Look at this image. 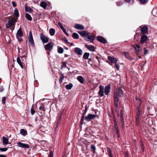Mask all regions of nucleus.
<instances>
[{
	"label": "nucleus",
	"mask_w": 157,
	"mask_h": 157,
	"mask_svg": "<svg viewBox=\"0 0 157 157\" xmlns=\"http://www.w3.org/2000/svg\"><path fill=\"white\" fill-rule=\"evenodd\" d=\"M123 95V90L121 88H118L116 92H114V97L115 96L117 98L118 101H119V98H118V96L122 97Z\"/></svg>",
	"instance_id": "nucleus-1"
},
{
	"label": "nucleus",
	"mask_w": 157,
	"mask_h": 157,
	"mask_svg": "<svg viewBox=\"0 0 157 157\" xmlns=\"http://www.w3.org/2000/svg\"><path fill=\"white\" fill-rule=\"evenodd\" d=\"M16 22V20L14 18L10 19L6 24V28L8 29L11 26L15 25Z\"/></svg>",
	"instance_id": "nucleus-2"
},
{
	"label": "nucleus",
	"mask_w": 157,
	"mask_h": 157,
	"mask_svg": "<svg viewBox=\"0 0 157 157\" xmlns=\"http://www.w3.org/2000/svg\"><path fill=\"white\" fill-rule=\"evenodd\" d=\"M40 38L43 44L48 42L49 39L46 36L41 33L40 35Z\"/></svg>",
	"instance_id": "nucleus-3"
},
{
	"label": "nucleus",
	"mask_w": 157,
	"mask_h": 157,
	"mask_svg": "<svg viewBox=\"0 0 157 157\" xmlns=\"http://www.w3.org/2000/svg\"><path fill=\"white\" fill-rule=\"evenodd\" d=\"M132 46L134 49L136 54L137 55H138L139 52L142 49V48L140 46L137 44L135 45H132Z\"/></svg>",
	"instance_id": "nucleus-4"
},
{
	"label": "nucleus",
	"mask_w": 157,
	"mask_h": 157,
	"mask_svg": "<svg viewBox=\"0 0 157 157\" xmlns=\"http://www.w3.org/2000/svg\"><path fill=\"white\" fill-rule=\"evenodd\" d=\"M96 117H98V116L96 114L93 115L90 114L85 117V119L87 121H90L94 119Z\"/></svg>",
	"instance_id": "nucleus-5"
},
{
	"label": "nucleus",
	"mask_w": 157,
	"mask_h": 157,
	"mask_svg": "<svg viewBox=\"0 0 157 157\" xmlns=\"http://www.w3.org/2000/svg\"><path fill=\"white\" fill-rule=\"evenodd\" d=\"M142 34L143 35L146 34L148 33V28L146 26L141 25L140 27Z\"/></svg>",
	"instance_id": "nucleus-6"
},
{
	"label": "nucleus",
	"mask_w": 157,
	"mask_h": 157,
	"mask_svg": "<svg viewBox=\"0 0 157 157\" xmlns=\"http://www.w3.org/2000/svg\"><path fill=\"white\" fill-rule=\"evenodd\" d=\"M53 43L52 42L48 43L44 46L45 50L46 51L52 50L53 46Z\"/></svg>",
	"instance_id": "nucleus-7"
},
{
	"label": "nucleus",
	"mask_w": 157,
	"mask_h": 157,
	"mask_svg": "<svg viewBox=\"0 0 157 157\" xmlns=\"http://www.w3.org/2000/svg\"><path fill=\"white\" fill-rule=\"evenodd\" d=\"M118 101L116 97H114V105L115 107V110L116 112L117 113L118 115L119 114V109L118 106Z\"/></svg>",
	"instance_id": "nucleus-8"
},
{
	"label": "nucleus",
	"mask_w": 157,
	"mask_h": 157,
	"mask_svg": "<svg viewBox=\"0 0 157 157\" xmlns=\"http://www.w3.org/2000/svg\"><path fill=\"white\" fill-rule=\"evenodd\" d=\"M97 40L103 44H106L107 43V41L103 37L98 36L97 37Z\"/></svg>",
	"instance_id": "nucleus-9"
},
{
	"label": "nucleus",
	"mask_w": 157,
	"mask_h": 157,
	"mask_svg": "<svg viewBox=\"0 0 157 157\" xmlns=\"http://www.w3.org/2000/svg\"><path fill=\"white\" fill-rule=\"evenodd\" d=\"M17 144L18 147L22 148H29L30 147V146L29 144H24L21 142H17Z\"/></svg>",
	"instance_id": "nucleus-10"
},
{
	"label": "nucleus",
	"mask_w": 157,
	"mask_h": 157,
	"mask_svg": "<svg viewBox=\"0 0 157 157\" xmlns=\"http://www.w3.org/2000/svg\"><path fill=\"white\" fill-rule=\"evenodd\" d=\"M85 40L87 41H90L91 42H92L95 39V37L93 35H88V36L85 37Z\"/></svg>",
	"instance_id": "nucleus-11"
},
{
	"label": "nucleus",
	"mask_w": 157,
	"mask_h": 157,
	"mask_svg": "<svg viewBox=\"0 0 157 157\" xmlns=\"http://www.w3.org/2000/svg\"><path fill=\"white\" fill-rule=\"evenodd\" d=\"M148 37L145 34L143 35L141 37L140 43L142 44L146 43Z\"/></svg>",
	"instance_id": "nucleus-12"
},
{
	"label": "nucleus",
	"mask_w": 157,
	"mask_h": 157,
	"mask_svg": "<svg viewBox=\"0 0 157 157\" xmlns=\"http://www.w3.org/2000/svg\"><path fill=\"white\" fill-rule=\"evenodd\" d=\"M99 88V90L98 92V94L100 97H102L104 96V87L101 85H100Z\"/></svg>",
	"instance_id": "nucleus-13"
},
{
	"label": "nucleus",
	"mask_w": 157,
	"mask_h": 157,
	"mask_svg": "<svg viewBox=\"0 0 157 157\" xmlns=\"http://www.w3.org/2000/svg\"><path fill=\"white\" fill-rule=\"evenodd\" d=\"M120 121L119 122L120 124L121 125L122 127H123V123H124V119L123 118V110H121L120 111Z\"/></svg>",
	"instance_id": "nucleus-14"
},
{
	"label": "nucleus",
	"mask_w": 157,
	"mask_h": 157,
	"mask_svg": "<svg viewBox=\"0 0 157 157\" xmlns=\"http://www.w3.org/2000/svg\"><path fill=\"white\" fill-rule=\"evenodd\" d=\"M110 90V85L109 84L106 86L104 89V92L105 95H108Z\"/></svg>",
	"instance_id": "nucleus-15"
},
{
	"label": "nucleus",
	"mask_w": 157,
	"mask_h": 157,
	"mask_svg": "<svg viewBox=\"0 0 157 157\" xmlns=\"http://www.w3.org/2000/svg\"><path fill=\"white\" fill-rule=\"evenodd\" d=\"M23 36V33L21 30V29L20 27L17 30L16 33V38L18 37H21Z\"/></svg>",
	"instance_id": "nucleus-16"
},
{
	"label": "nucleus",
	"mask_w": 157,
	"mask_h": 157,
	"mask_svg": "<svg viewBox=\"0 0 157 157\" xmlns=\"http://www.w3.org/2000/svg\"><path fill=\"white\" fill-rule=\"evenodd\" d=\"M85 46L87 49L91 52H94L95 50V47L93 45L85 44Z\"/></svg>",
	"instance_id": "nucleus-17"
},
{
	"label": "nucleus",
	"mask_w": 157,
	"mask_h": 157,
	"mask_svg": "<svg viewBox=\"0 0 157 157\" xmlns=\"http://www.w3.org/2000/svg\"><path fill=\"white\" fill-rule=\"evenodd\" d=\"M75 28L76 29L78 30H83L85 28L84 26L83 25L78 24H75Z\"/></svg>",
	"instance_id": "nucleus-18"
},
{
	"label": "nucleus",
	"mask_w": 157,
	"mask_h": 157,
	"mask_svg": "<svg viewBox=\"0 0 157 157\" xmlns=\"http://www.w3.org/2000/svg\"><path fill=\"white\" fill-rule=\"evenodd\" d=\"M2 140L3 141V144L6 145L9 144V138L7 137L3 136L2 137Z\"/></svg>",
	"instance_id": "nucleus-19"
},
{
	"label": "nucleus",
	"mask_w": 157,
	"mask_h": 157,
	"mask_svg": "<svg viewBox=\"0 0 157 157\" xmlns=\"http://www.w3.org/2000/svg\"><path fill=\"white\" fill-rule=\"evenodd\" d=\"M75 52L77 54L79 55H81L82 54V50L78 48H75Z\"/></svg>",
	"instance_id": "nucleus-20"
},
{
	"label": "nucleus",
	"mask_w": 157,
	"mask_h": 157,
	"mask_svg": "<svg viewBox=\"0 0 157 157\" xmlns=\"http://www.w3.org/2000/svg\"><path fill=\"white\" fill-rule=\"evenodd\" d=\"M78 33L82 36L84 37L88 35V33L85 30L79 31L78 32Z\"/></svg>",
	"instance_id": "nucleus-21"
},
{
	"label": "nucleus",
	"mask_w": 157,
	"mask_h": 157,
	"mask_svg": "<svg viewBox=\"0 0 157 157\" xmlns=\"http://www.w3.org/2000/svg\"><path fill=\"white\" fill-rule=\"evenodd\" d=\"M122 55H124V56L129 60H132V58L129 56V54L128 52H124L122 53Z\"/></svg>",
	"instance_id": "nucleus-22"
},
{
	"label": "nucleus",
	"mask_w": 157,
	"mask_h": 157,
	"mask_svg": "<svg viewBox=\"0 0 157 157\" xmlns=\"http://www.w3.org/2000/svg\"><path fill=\"white\" fill-rule=\"evenodd\" d=\"M108 59L112 63H116L117 61L114 58L110 56L108 57Z\"/></svg>",
	"instance_id": "nucleus-23"
},
{
	"label": "nucleus",
	"mask_w": 157,
	"mask_h": 157,
	"mask_svg": "<svg viewBox=\"0 0 157 157\" xmlns=\"http://www.w3.org/2000/svg\"><path fill=\"white\" fill-rule=\"evenodd\" d=\"M25 9L26 12H27L30 13H32L33 10L30 7L27 6L26 4L25 5Z\"/></svg>",
	"instance_id": "nucleus-24"
},
{
	"label": "nucleus",
	"mask_w": 157,
	"mask_h": 157,
	"mask_svg": "<svg viewBox=\"0 0 157 157\" xmlns=\"http://www.w3.org/2000/svg\"><path fill=\"white\" fill-rule=\"evenodd\" d=\"M77 79L81 84H83L84 83V80L82 76H78Z\"/></svg>",
	"instance_id": "nucleus-25"
},
{
	"label": "nucleus",
	"mask_w": 157,
	"mask_h": 157,
	"mask_svg": "<svg viewBox=\"0 0 157 157\" xmlns=\"http://www.w3.org/2000/svg\"><path fill=\"white\" fill-rule=\"evenodd\" d=\"M40 6L43 8L44 9H45L47 7V3L45 2L42 1L40 5Z\"/></svg>",
	"instance_id": "nucleus-26"
},
{
	"label": "nucleus",
	"mask_w": 157,
	"mask_h": 157,
	"mask_svg": "<svg viewBox=\"0 0 157 157\" xmlns=\"http://www.w3.org/2000/svg\"><path fill=\"white\" fill-rule=\"evenodd\" d=\"M20 133L24 136L27 135V131L24 129H22L20 130Z\"/></svg>",
	"instance_id": "nucleus-27"
},
{
	"label": "nucleus",
	"mask_w": 157,
	"mask_h": 157,
	"mask_svg": "<svg viewBox=\"0 0 157 157\" xmlns=\"http://www.w3.org/2000/svg\"><path fill=\"white\" fill-rule=\"evenodd\" d=\"M17 61L19 65L22 68H23V64L21 61V59L19 57H17Z\"/></svg>",
	"instance_id": "nucleus-28"
},
{
	"label": "nucleus",
	"mask_w": 157,
	"mask_h": 157,
	"mask_svg": "<svg viewBox=\"0 0 157 157\" xmlns=\"http://www.w3.org/2000/svg\"><path fill=\"white\" fill-rule=\"evenodd\" d=\"M14 14L15 16L17 18L19 16V14L18 9L17 8H15L14 10Z\"/></svg>",
	"instance_id": "nucleus-29"
},
{
	"label": "nucleus",
	"mask_w": 157,
	"mask_h": 157,
	"mask_svg": "<svg viewBox=\"0 0 157 157\" xmlns=\"http://www.w3.org/2000/svg\"><path fill=\"white\" fill-rule=\"evenodd\" d=\"M73 84L71 83H70L66 85L65 87L67 89L70 90L73 87Z\"/></svg>",
	"instance_id": "nucleus-30"
},
{
	"label": "nucleus",
	"mask_w": 157,
	"mask_h": 157,
	"mask_svg": "<svg viewBox=\"0 0 157 157\" xmlns=\"http://www.w3.org/2000/svg\"><path fill=\"white\" fill-rule=\"evenodd\" d=\"M30 113L32 115H33L35 113V110L34 109L33 104L31 106L30 109Z\"/></svg>",
	"instance_id": "nucleus-31"
},
{
	"label": "nucleus",
	"mask_w": 157,
	"mask_h": 157,
	"mask_svg": "<svg viewBox=\"0 0 157 157\" xmlns=\"http://www.w3.org/2000/svg\"><path fill=\"white\" fill-rule=\"evenodd\" d=\"M49 33L51 36H54L55 33V29L53 28L50 29L49 30Z\"/></svg>",
	"instance_id": "nucleus-32"
},
{
	"label": "nucleus",
	"mask_w": 157,
	"mask_h": 157,
	"mask_svg": "<svg viewBox=\"0 0 157 157\" xmlns=\"http://www.w3.org/2000/svg\"><path fill=\"white\" fill-rule=\"evenodd\" d=\"M25 17L27 20L29 21H31L32 20V17H31L29 13H26L25 14Z\"/></svg>",
	"instance_id": "nucleus-33"
},
{
	"label": "nucleus",
	"mask_w": 157,
	"mask_h": 157,
	"mask_svg": "<svg viewBox=\"0 0 157 157\" xmlns=\"http://www.w3.org/2000/svg\"><path fill=\"white\" fill-rule=\"evenodd\" d=\"M72 37L75 39H78L79 38V36L78 34L75 33H74L72 35Z\"/></svg>",
	"instance_id": "nucleus-34"
},
{
	"label": "nucleus",
	"mask_w": 157,
	"mask_h": 157,
	"mask_svg": "<svg viewBox=\"0 0 157 157\" xmlns=\"http://www.w3.org/2000/svg\"><path fill=\"white\" fill-rule=\"evenodd\" d=\"M89 55L90 54L89 53L85 52L83 56V58L84 59H88Z\"/></svg>",
	"instance_id": "nucleus-35"
},
{
	"label": "nucleus",
	"mask_w": 157,
	"mask_h": 157,
	"mask_svg": "<svg viewBox=\"0 0 157 157\" xmlns=\"http://www.w3.org/2000/svg\"><path fill=\"white\" fill-rule=\"evenodd\" d=\"M107 150L108 152V155L109 157H112V152L110 148L109 147H108Z\"/></svg>",
	"instance_id": "nucleus-36"
},
{
	"label": "nucleus",
	"mask_w": 157,
	"mask_h": 157,
	"mask_svg": "<svg viewBox=\"0 0 157 157\" xmlns=\"http://www.w3.org/2000/svg\"><path fill=\"white\" fill-rule=\"evenodd\" d=\"M29 43L31 44V46L34 47L35 46V43L33 39L29 40Z\"/></svg>",
	"instance_id": "nucleus-37"
},
{
	"label": "nucleus",
	"mask_w": 157,
	"mask_h": 157,
	"mask_svg": "<svg viewBox=\"0 0 157 157\" xmlns=\"http://www.w3.org/2000/svg\"><path fill=\"white\" fill-rule=\"evenodd\" d=\"M58 52L59 53H62L63 52V49L61 47H59L58 49Z\"/></svg>",
	"instance_id": "nucleus-38"
},
{
	"label": "nucleus",
	"mask_w": 157,
	"mask_h": 157,
	"mask_svg": "<svg viewBox=\"0 0 157 157\" xmlns=\"http://www.w3.org/2000/svg\"><path fill=\"white\" fill-rule=\"evenodd\" d=\"M62 118V115H61L59 117L58 120L57 121V123L56 124V128H58L59 126H57V125L59 124L60 121L61 120Z\"/></svg>",
	"instance_id": "nucleus-39"
},
{
	"label": "nucleus",
	"mask_w": 157,
	"mask_h": 157,
	"mask_svg": "<svg viewBox=\"0 0 157 157\" xmlns=\"http://www.w3.org/2000/svg\"><path fill=\"white\" fill-rule=\"evenodd\" d=\"M136 126H138L140 124V118H136Z\"/></svg>",
	"instance_id": "nucleus-40"
},
{
	"label": "nucleus",
	"mask_w": 157,
	"mask_h": 157,
	"mask_svg": "<svg viewBox=\"0 0 157 157\" xmlns=\"http://www.w3.org/2000/svg\"><path fill=\"white\" fill-rule=\"evenodd\" d=\"M29 40L33 39L32 32L30 31L29 32V36L28 37Z\"/></svg>",
	"instance_id": "nucleus-41"
},
{
	"label": "nucleus",
	"mask_w": 157,
	"mask_h": 157,
	"mask_svg": "<svg viewBox=\"0 0 157 157\" xmlns=\"http://www.w3.org/2000/svg\"><path fill=\"white\" fill-rule=\"evenodd\" d=\"M140 111H137L136 114V118H139L140 117Z\"/></svg>",
	"instance_id": "nucleus-42"
},
{
	"label": "nucleus",
	"mask_w": 157,
	"mask_h": 157,
	"mask_svg": "<svg viewBox=\"0 0 157 157\" xmlns=\"http://www.w3.org/2000/svg\"><path fill=\"white\" fill-rule=\"evenodd\" d=\"M116 4L118 6H120L123 4V2L121 1H118L116 2Z\"/></svg>",
	"instance_id": "nucleus-43"
},
{
	"label": "nucleus",
	"mask_w": 157,
	"mask_h": 157,
	"mask_svg": "<svg viewBox=\"0 0 157 157\" xmlns=\"http://www.w3.org/2000/svg\"><path fill=\"white\" fill-rule=\"evenodd\" d=\"M6 98L5 97H3L2 99V102L3 104H5L6 103Z\"/></svg>",
	"instance_id": "nucleus-44"
},
{
	"label": "nucleus",
	"mask_w": 157,
	"mask_h": 157,
	"mask_svg": "<svg viewBox=\"0 0 157 157\" xmlns=\"http://www.w3.org/2000/svg\"><path fill=\"white\" fill-rule=\"evenodd\" d=\"M148 0H140V2L142 4H144L148 2Z\"/></svg>",
	"instance_id": "nucleus-45"
},
{
	"label": "nucleus",
	"mask_w": 157,
	"mask_h": 157,
	"mask_svg": "<svg viewBox=\"0 0 157 157\" xmlns=\"http://www.w3.org/2000/svg\"><path fill=\"white\" fill-rule=\"evenodd\" d=\"M39 110H42L43 111H45V110L44 109V105H43L42 106H40V107L39 108Z\"/></svg>",
	"instance_id": "nucleus-46"
},
{
	"label": "nucleus",
	"mask_w": 157,
	"mask_h": 157,
	"mask_svg": "<svg viewBox=\"0 0 157 157\" xmlns=\"http://www.w3.org/2000/svg\"><path fill=\"white\" fill-rule=\"evenodd\" d=\"M87 109H88V108L87 107V106L86 105L85 107V109L84 110V112L82 114L83 115H86V113L87 111Z\"/></svg>",
	"instance_id": "nucleus-47"
},
{
	"label": "nucleus",
	"mask_w": 157,
	"mask_h": 157,
	"mask_svg": "<svg viewBox=\"0 0 157 157\" xmlns=\"http://www.w3.org/2000/svg\"><path fill=\"white\" fill-rule=\"evenodd\" d=\"M7 150L6 148H0V150L2 151H5Z\"/></svg>",
	"instance_id": "nucleus-48"
},
{
	"label": "nucleus",
	"mask_w": 157,
	"mask_h": 157,
	"mask_svg": "<svg viewBox=\"0 0 157 157\" xmlns=\"http://www.w3.org/2000/svg\"><path fill=\"white\" fill-rule=\"evenodd\" d=\"M58 25L62 30L64 28L62 26V23L60 22L58 23Z\"/></svg>",
	"instance_id": "nucleus-49"
},
{
	"label": "nucleus",
	"mask_w": 157,
	"mask_h": 157,
	"mask_svg": "<svg viewBox=\"0 0 157 157\" xmlns=\"http://www.w3.org/2000/svg\"><path fill=\"white\" fill-rule=\"evenodd\" d=\"M135 98L136 100H138L139 101V102L141 101H143L141 99L140 97H135Z\"/></svg>",
	"instance_id": "nucleus-50"
},
{
	"label": "nucleus",
	"mask_w": 157,
	"mask_h": 157,
	"mask_svg": "<svg viewBox=\"0 0 157 157\" xmlns=\"http://www.w3.org/2000/svg\"><path fill=\"white\" fill-rule=\"evenodd\" d=\"M4 89L2 86H0V92H2L4 90Z\"/></svg>",
	"instance_id": "nucleus-51"
},
{
	"label": "nucleus",
	"mask_w": 157,
	"mask_h": 157,
	"mask_svg": "<svg viewBox=\"0 0 157 157\" xmlns=\"http://www.w3.org/2000/svg\"><path fill=\"white\" fill-rule=\"evenodd\" d=\"M144 54L145 55L147 54L148 53V51L145 48H144Z\"/></svg>",
	"instance_id": "nucleus-52"
},
{
	"label": "nucleus",
	"mask_w": 157,
	"mask_h": 157,
	"mask_svg": "<svg viewBox=\"0 0 157 157\" xmlns=\"http://www.w3.org/2000/svg\"><path fill=\"white\" fill-rule=\"evenodd\" d=\"M60 75L61 76V77H60L59 78L61 79H63L64 78V76L63 74V73H62L61 72L60 73Z\"/></svg>",
	"instance_id": "nucleus-53"
},
{
	"label": "nucleus",
	"mask_w": 157,
	"mask_h": 157,
	"mask_svg": "<svg viewBox=\"0 0 157 157\" xmlns=\"http://www.w3.org/2000/svg\"><path fill=\"white\" fill-rule=\"evenodd\" d=\"M11 3H12L13 6L14 7H15L16 6L17 4L15 2L13 1Z\"/></svg>",
	"instance_id": "nucleus-54"
},
{
	"label": "nucleus",
	"mask_w": 157,
	"mask_h": 157,
	"mask_svg": "<svg viewBox=\"0 0 157 157\" xmlns=\"http://www.w3.org/2000/svg\"><path fill=\"white\" fill-rule=\"evenodd\" d=\"M115 67L117 69L119 70V69L120 66L118 64H115Z\"/></svg>",
	"instance_id": "nucleus-55"
},
{
	"label": "nucleus",
	"mask_w": 157,
	"mask_h": 157,
	"mask_svg": "<svg viewBox=\"0 0 157 157\" xmlns=\"http://www.w3.org/2000/svg\"><path fill=\"white\" fill-rule=\"evenodd\" d=\"M53 153L52 151H50V154L48 155L49 157H53Z\"/></svg>",
	"instance_id": "nucleus-56"
},
{
	"label": "nucleus",
	"mask_w": 157,
	"mask_h": 157,
	"mask_svg": "<svg viewBox=\"0 0 157 157\" xmlns=\"http://www.w3.org/2000/svg\"><path fill=\"white\" fill-rule=\"evenodd\" d=\"M85 115H84L83 114H82V117L81 118V120H80V121H81L82 123L83 122V121L84 120V118L85 117Z\"/></svg>",
	"instance_id": "nucleus-57"
},
{
	"label": "nucleus",
	"mask_w": 157,
	"mask_h": 157,
	"mask_svg": "<svg viewBox=\"0 0 157 157\" xmlns=\"http://www.w3.org/2000/svg\"><path fill=\"white\" fill-rule=\"evenodd\" d=\"M91 148L93 151H94L96 150L95 147L94 145H92L91 147Z\"/></svg>",
	"instance_id": "nucleus-58"
},
{
	"label": "nucleus",
	"mask_w": 157,
	"mask_h": 157,
	"mask_svg": "<svg viewBox=\"0 0 157 157\" xmlns=\"http://www.w3.org/2000/svg\"><path fill=\"white\" fill-rule=\"evenodd\" d=\"M141 107L140 106H138L136 108V110L138 111H140Z\"/></svg>",
	"instance_id": "nucleus-59"
},
{
	"label": "nucleus",
	"mask_w": 157,
	"mask_h": 157,
	"mask_svg": "<svg viewBox=\"0 0 157 157\" xmlns=\"http://www.w3.org/2000/svg\"><path fill=\"white\" fill-rule=\"evenodd\" d=\"M17 38L18 39V40L19 42H21L23 41V40L21 38V37H18Z\"/></svg>",
	"instance_id": "nucleus-60"
},
{
	"label": "nucleus",
	"mask_w": 157,
	"mask_h": 157,
	"mask_svg": "<svg viewBox=\"0 0 157 157\" xmlns=\"http://www.w3.org/2000/svg\"><path fill=\"white\" fill-rule=\"evenodd\" d=\"M64 40L65 43L67 44H69V42H68V40L66 38H65L64 39Z\"/></svg>",
	"instance_id": "nucleus-61"
},
{
	"label": "nucleus",
	"mask_w": 157,
	"mask_h": 157,
	"mask_svg": "<svg viewBox=\"0 0 157 157\" xmlns=\"http://www.w3.org/2000/svg\"><path fill=\"white\" fill-rule=\"evenodd\" d=\"M96 58V59H97L98 60V61L99 63H100V61H99V59H100V58L98 56H96V57H95Z\"/></svg>",
	"instance_id": "nucleus-62"
},
{
	"label": "nucleus",
	"mask_w": 157,
	"mask_h": 157,
	"mask_svg": "<svg viewBox=\"0 0 157 157\" xmlns=\"http://www.w3.org/2000/svg\"><path fill=\"white\" fill-rule=\"evenodd\" d=\"M66 64H67V63L66 62H63V65L65 67H66Z\"/></svg>",
	"instance_id": "nucleus-63"
},
{
	"label": "nucleus",
	"mask_w": 157,
	"mask_h": 157,
	"mask_svg": "<svg viewBox=\"0 0 157 157\" xmlns=\"http://www.w3.org/2000/svg\"><path fill=\"white\" fill-rule=\"evenodd\" d=\"M125 157H129L128 154L127 152H126L125 154Z\"/></svg>",
	"instance_id": "nucleus-64"
}]
</instances>
